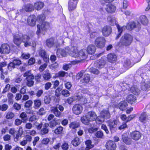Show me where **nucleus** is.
Returning <instances> with one entry per match:
<instances>
[{"label":"nucleus","instance_id":"nucleus-11","mask_svg":"<svg viewBox=\"0 0 150 150\" xmlns=\"http://www.w3.org/2000/svg\"><path fill=\"white\" fill-rule=\"evenodd\" d=\"M102 31L104 36H108L112 32V28L109 26H105L102 29Z\"/></svg>","mask_w":150,"mask_h":150},{"label":"nucleus","instance_id":"nucleus-3","mask_svg":"<svg viewBox=\"0 0 150 150\" xmlns=\"http://www.w3.org/2000/svg\"><path fill=\"white\" fill-rule=\"evenodd\" d=\"M132 40L133 38L130 35L125 34L121 38L118 45L120 47L128 46L131 44Z\"/></svg>","mask_w":150,"mask_h":150},{"label":"nucleus","instance_id":"nucleus-43","mask_svg":"<svg viewBox=\"0 0 150 150\" xmlns=\"http://www.w3.org/2000/svg\"><path fill=\"white\" fill-rule=\"evenodd\" d=\"M149 87V85L148 82L142 83L141 85V88L143 90H146Z\"/></svg>","mask_w":150,"mask_h":150},{"label":"nucleus","instance_id":"nucleus-30","mask_svg":"<svg viewBox=\"0 0 150 150\" xmlns=\"http://www.w3.org/2000/svg\"><path fill=\"white\" fill-rule=\"evenodd\" d=\"M109 24L111 25H117L116 23L115 18V17L109 16L107 18Z\"/></svg>","mask_w":150,"mask_h":150},{"label":"nucleus","instance_id":"nucleus-46","mask_svg":"<svg viewBox=\"0 0 150 150\" xmlns=\"http://www.w3.org/2000/svg\"><path fill=\"white\" fill-rule=\"evenodd\" d=\"M104 118L101 117L100 115L98 117H97V118L96 120V122L97 124H99L103 123L104 120Z\"/></svg>","mask_w":150,"mask_h":150},{"label":"nucleus","instance_id":"nucleus-36","mask_svg":"<svg viewBox=\"0 0 150 150\" xmlns=\"http://www.w3.org/2000/svg\"><path fill=\"white\" fill-rule=\"evenodd\" d=\"M80 141L79 138L76 137L74 138L71 142V143L72 145L75 146H77L81 143Z\"/></svg>","mask_w":150,"mask_h":150},{"label":"nucleus","instance_id":"nucleus-23","mask_svg":"<svg viewBox=\"0 0 150 150\" xmlns=\"http://www.w3.org/2000/svg\"><path fill=\"white\" fill-rule=\"evenodd\" d=\"M107 58L109 61L111 63L115 62L117 59L116 55L113 53H110L107 55Z\"/></svg>","mask_w":150,"mask_h":150},{"label":"nucleus","instance_id":"nucleus-62","mask_svg":"<svg viewBox=\"0 0 150 150\" xmlns=\"http://www.w3.org/2000/svg\"><path fill=\"white\" fill-rule=\"evenodd\" d=\"M51 98L49 96H46L45 97L44 99L45 103L46 104H49Z\"/></svg>","mask_w":150,"mask_h":150},{"label":"nucleus","instance_id":"nucleus-27","mask_svg":"<svg viewBox=\"0 0 150 150\" xmlns=\"http://www.w3.org/2000/svg\"><path fill=\"white\" fill-rule=\"evenodd\" d=\"M52 112L57 117H60L61 116V113L57 109V107H54L52 108L51 110Z\"/></svg>","mask_w":150,"mask_h":150},{"label":"nucleus","instance_id":"nucleus-24","mask_svg":"<svg viewBox=\"0 0 150 150\" xmlns=\"http://www.w3.org/2000/svg\"><path fill=\"white\" fill-rule=\"evenodd\" d=\"M117 27L118 30V34L116 38V39H117L121 35L122 31L125 30V26L120 27L119 25H117Z\"/></svg>","mask_w":150,"mask_h":150},{"label":"nucleus","instance_id":"nucleus-50","mask_svg":"<svg viewBox=\"0 0 150 150\" xmlns=\"http://www.w3.org/2000/svg\"><path fill=\"white\" fill-rule=\"evenodd\" d=\"M61 93L62 95L65 97H68L70 95V93L67 90L64 89L61 92Z\"/></svg>","mask_w":150,"mask_h":150},{"label":"nucleus","instance_id":"nucleus-16","mask_svg":"<svg viewBox=\"0 0 150 150\" xmlns=\"http://www.w3.org/2000/svg\"><path fill=\"white\" fill-rule=\"evenodd\" d=\"M108 124L110 130L112 131L113 129L115 128L117 124V121L115 120L112 121L110 120L107 122Z\"/></svg>","mask_w":150,"mask_h":150},{"label":"nucleus","instance_id":"nucleus-41","mask_svg":"<svg viewBox=\"0 0 150 150\" xmlns=\"http://www.w3.org/2000/svg\"><path fill=\"white\" fill-rule=\"evenodd\" d=\"M20 117L21 118L22 120H23V123H24L26 122L28 119L27 115L25 112H22L21 114Z\"/></svg>","mask_w":150,"mask_h":150},{"label":"nucleus","instance_id":"nucleus-34","mask_svg":"<svg viewBox=\"0 0 150 150\" xmlns=\"http://www.w3.org/2000/svg\"><path fill=\"white\" fill-rule=\"evenodd\" d=\"M130 90L131 92L135 95H137L139 94L140 90L137 86H133Z\"/></svg>","mask_w":150,"mask_h":150},{"label":"nucleus","instance_id":"nucleus-57","mask_svg":"<svg viewBox=\"0 0 150 150\" xmlns=\"http://www.w3.org/2000/svg\"><path fill=\"white\" fill-rule=\"evenodd\" d=\"M33 103L32 100H28L25 103V106L26 108H29L32 105Z\"/></svg>","mask_w":150,"mask_h":150},{"label":"nucleus","instance_id":"nucleus-60","mask_svg":"<svg viewBox=\"0 0 150 150\" xmlns=\"http://www.w3.org/2000/svg\"><path fill=\"white\" fill-rule=\"evenodd\" d=\"M85 72V71L84 70H82L79 73L76 75L77 79H79L83 75Z\"/></svg>","mask_w":150,"mask_h":150},{"label":"nucleus","instance_id":"nucleus-47","mask_svg":"<svg viewBox=\"0 0 150 150\" xmlns=\"http://www.w3.org/2000/svg\"><path fill=\"white\" fill-rule=\"evenodd\" d=\"M15 115L14 113L11 112H8L6 116V118L8 119H11L14 117Z\"/></svg>","mask_w":150,"mask_h":150},{"label":"nucleus","instance_id":"nucleus-9","mask_svg":"<svg viewBox=\"0 0 150 150\" xmlns=\"http://www.w3.org/2000/svg\"><path fill=\"white\" fill-rule=\"evenodd\" d=\"M10 52L9 46L7 44H4L0 47V53L4 54H8Z\"/></svg>","mask_w":150,"mask_h":150},{"label":"nucleus","instance_id":"nucleus-31","mask_svg":"<svg viewBox=\"0 0 150 150\" xmlns=\"http://www.w3.org/2000/svg\"><path fill=\"white\" fill-rule=\"evenodd\" d=\"M104 62L103 60H101L95 62L94 66L96 67L101 68L104 67Z\"/></svg>","mask_w":150,"mask_h":150},{"label":"nucleus","instance_id":"nucleus-10","mask_svg":"<svg viewBox=\"0 0 150 150\" xmlns=\"http://www.w3.org/2000/svg\"><path fill=\"white\" fill-rule=\"evenodd\" d=\"M72 110L74 113L78 115L81 113L83 108L81 105L79 104H76L74 105Z\"/></svg>","mask_w":150,"mask_h":150},{"label":"nucleus","instance_id":"nucleus-51","mask_svg":"<svg viewBox=\"0 0 150 150\" xmlns=\"http://www.w3.org/2000/svg\"><path fill=\"white\" fill-rule=\"evenodd\" d=\"M75 97H72L69 98L67 100L66 102L69 104H71L74 101H75Z\"/></svg>","mask_w":150,"mask_h":150},{"label":"nucleus","instance_id":"nucleus-7","mask_svg":"<svg viewBox=\"0 0 150 150\" xmlns=\"http://www.w3.org/2000/svg\"><path fill=\"white\" fill-rule=\"evenodd\" d=\"M47 46L49 48H51L53 46L57 47L59 46L60 44L57 41L55 40L53 38H51L47 39L46 41Z\"/></svg>","mask_w":150,"mask_h":150},{"label":"nucleus","instance_id":"nucleus-59","mask_svg":"<svg viewBox=\"0 0 150 150\" xmlns=\"http://www.w3.org/2000/svg\"><path fill=\"white\" fill-rule=\"evenodd\" d=\"M7 96L8 98V100L10 102L13 103L12 100L13 98V95L12 93H8Z\"/></svg>","mask_w":150,"mask_h":150},{"label":"nucleus","instance_id":"nucleus-58","mask_svg":"<svg viewBox=\"0 0 150 150\" xmlns=\"http://www.w3.org/2000/svg\"><path fill=\"white\" fill-rule=\"evenodd\" d=\"M90 71L94 74H97L99 73L98 70L94 68H91L89 70Z\"/></svg>","mask_w":150,"mask_h":150},{"label":"nucleus","instance_id":"nucleus-64","mask_svg":"<svg viewBox=\"0 0 150 150\" xmlns=\"http://www.w3.org/2000/svg\"><path fill=\"white\" fill-rule=\"evenodd\" d=\"M22 122H23L22 120L17 119L15 120V125L16 126H18L21 125Z\"/></svg>","mask_w":150,"mask_h":150},{"label":"nucleus","instance_id":"nucleus-4","mask_svg":"<svg viewBox=\"0 0 150 150\" xmlns=\"http://www.w3.org/2000/svg\"><path fill=\"white\" fill-rule=\"evenodd\" d=\"M21 39L25 47L32 46L34 47L35 46V42L33 40V36L24 35H22Z\"/></svg>","mask_w":150,"mask_h":150},{"label":"nucleus","instance_id":"nucleus-8","mask_svg":"<svg viewBox=\"0 0 150 150\" xmlns=\"http://www.w3.org/2000/svg\"><path fill=\"white\" fill-rule=\"evenodd\" d=\"M105 42V40L104 37H99L96 39L95 43L97 47L101 48L104 46Z\"/></svg>","mask_w":150,"mask_h":150},{"label":"nucleus","instance_id":"nucleus-38","mask_svg":"<svg viewBox=\"0 0 150 150\" xmlns=\"http://www.w3.org/2000/svg\"><path fill=\"white\" fill-rule=\"evenodd\" d=\"M86 146L85 150H89L93 147V146L91 144V141L90 140H88L85 142Z\"/></svg>","mask_w":150,"mask_h":150},{"label":"nucleus","instance_id":"nucleus-55","mask_svg":"<svg viewBox=\"0 0 150 150\" xmlns=\"http://www.w3.org/2000/svg\"><path fill=\"white\" fill-rule=\"evenodd\" d=\"M95 135L98 138H101L103 136V134L101 131H99L96 133Z\"/></svg>","mask_w":150,"mask_h":150},{"label":"nucleus","instance_id":"nucleus-49","mask_svg":"<svg viewBox=\"0 0 150 150\" xmlns=\"http://www.w3.org/2000/svg\"><path fill=\"white\" fill-rule=\"evenodd\" d=\"M43 77L45 80H48L51 78V76L50 73H47L43 75Z\"/></svg>","mask_w":150,"mask_h":150},{"label":"nucleus","instance_id":"nucleus-35","mask_svg":"<svg viewBox=\"0 0 150 150\" xmlns=\"http://www.w3.org/2000/svg\"><path fill=\"white\" fill-rule=\"evenodd\" d=\"M81 121L82 123L86 125H88L89 124L90 121L86 115L82 117L81 118Z\"/></svg>","mask_w":150,"mask_h":150},{"label":"nucleus","instance_id":"nucleus-26","mask_svg":"<svg viewBox=\"0 0 150 150\" xmlns=\"http://www.w3.org/2000/svg\"><path fill=\"white\" fill-rule=\"evenodd\" d=\"M24 77H26L25 80L28 79H34V75L30 71H28L25 73L23 75Z\"/></svg>","mask_w":150,"mask_h":150},{"label":"nucleus","instance_id":"nucleus-54","mask_svg":"<svg viewBox=\"0 0 150 150\" xmlns=\"http://www.w3.org/2000/svg\"><path fill=\"white\" fill-rule=\"evenodd\" d=\"M7 64V63L6 62H4L0 63V70L1 72H4L3 68L4 67L6 66Z\"/></svg>","mask_w":150,"mask_h":150},{"label":"nucleus","instance_id":"nucleus-17","mask_svg":"<svg viewBox=\"0 0 150 150\" xmlns=\"http://www.w3.org/2000/svg\"><path fill=\"white\" fill-rule=\"evenodd\" d=\"M39 54L43 58L45 62H47L49 61L48 55L44 50H40Z\"/></svg>","mask_w":150,"mask_h":150},{"label":"nucleus","instance_id":"nucleus-21","mask_svg":"<svg viewBox=\"0 0 150 150\" xmlns=\"http://www.w3.org/2000/svg\"><path fill=\"white\" fill-rule=\"evenodd\" d=\"M123 142L127 144H129L132 142L130 138L128 137V136L125 134H124L122 136Z\"/></svg>","mask_w":150,"mask_h":150},{"label":"nucleus","instance_id":"nucleus-52","mask_svg":"<svg viewBox=\"0 0 150 150\" xmlns=\"http://www.w3.org/2000/svg\"><path fill=\"white\" fill-rule=\"evenodd\" d=\"M61 147L63 150H67L69 148V146L68 143L66 142H64Z\"/></svg>","mask_w":150,"mask_h":150},{"label":"nucleus","instance_id":"nucleus-28","mask_svg":"<svg viewBox=\"0 0 150 150\" xmlns=\"http://www.w3.org/2000/svg\"><path fill=\"white\" fill-rule=\"evenodd\" d=\"M77 3L69 1L68 3V9L69 11H72L76 8Z\"/></svg>","mask_w":150,"mask_h":150},{"label":"nucleus","instance_id":"nucleus-40","mask_svg":"<svg viewBox=\"0 0 150 150\" xmlns=\"http://www.w3.org/2000/svg\"><path fill=\"white\" fill-rule=\"evenodd\" d=\"M25 11L27 12L31 11L33 9V6L32 5L30 4H26L24 6Z\"/></svg>","mask_w":150,"mask_h":150},{"label":"nucleus","instance_id":"nucleus-5","mask_svg":"<svg viewBox=\"0 0 150 150\" xmlns=\"http://www.w3.org/2000/svg\"><path fill=\"white\" fill-rule=\"evenodd\" d=\"M50 23L47 21H43L37 25V30L36 34L39 35L40 33L44 34L50 27Z\"/></svg>","mask_w":150,"mask_h":150},{"label":"nucleus","instance_id":"nucleus-56","mask_svg":"<svg viewBox=\"0 0 150 150\" xmlns=\"http://www.w3.org/2000/svg\"><path fill=\"white\" fill-rule=\"evenodd\" d=\"M22 57L24 59H27L30 57V54L27 53H23L22 54Z\"/></svg>","mask_w":150,"mask_h":150},{"label":"nucleus","instance_id":"nucleus-44","mask_svg":"<svg viewBox=\"0 0 150 150\" xmlns=\"http://www.w3.org/2000/svg\"><path fill=\"white\" fill-rule=\"evenodd\" d=\"M33 79H26V84L28 87H32L33 86L34 82L33 81Z\"/></svg>","mask_w":150,"mask_h":150},{"label":"nucleus","instance_id":"nucleus-13","mask_svg":"<svg viewBox=\"0 0 150 150\" xmlns=\"http://www.w3.org/2000/svg\"><path fill=\"white\" fill-rule=\"evenodd\" d=\"M86 115L90 122L95 120L97 117V115L94 112H89L87 113Z\"/></svg>","mask_w":150,"mask_h":150},{"label":"nucleus","instance_id":"nucleus-18","mask_svg":"<svg viewBox=\"0 0 150 150\" xmlns=\"http://www.w3.org/2000/svg\"><path fill=\"white\" fill-rule=\"evenodd\" d=\"M126 100L129 103L132 104L136 102V97L134 95L130 94L127 97Z\"/></svg>","mask_w":150,"mask_h":150},{"label":"nucleus","instance_id":"nucleus-48","mask_svg":"<svg viewBox=\"0 0 150 150\" xmlns=\"http://www.w3.org/2000/svg\"><path fill=\"white\" fill-rule=\"evenodd\" d=\"M79 126V124L75 122H73L69 125V127L71 128L75 129L78 127Z\"/></svg>","mask_w":150,"mask_h":150},{"label":"nucleus","instance_id":"nucleus-45","mask_svg":"<svg viewBox=\"0 0 150 150\" xmlns=\"http://www.w3.org/2000/svg\"><path fill=\"white\" fill-rule=\"evenodd\" d=\"M63 130V128L62 126H59L55 129L54 132L56 134H61Z\"/></svg>","mask_w":150,"mask_h":150},{"label":"nucleus","instance_id":"nucleus-61","mask_svg":"<svg viewBox=\"0 0 150 150\" xmlns=\"http://www.w3.org/2000/svg\"><path fill=\"white\" fill-rule=\"evenodd\" d=\"M43 90L42 89L39 90H38L37 93H35V95H36V96L38 97L39 98L40 97L42 94L43 93Z\"/></svg>","mask_w":150,"mask_h":150},{"label":"nucleus","instance_id":"nucleus-20","mask_svg":"<svg viewBox=\"0 0 150 150\" xmlns=\"http://www.w3.org/2000/svg\"><path fill=\"white\" fill-rule=\"evenodd\" d=\"M106 11L108 13H112L115 12L116 10L115 6L111 4H108L105 8Z\"/></svg>","mask_w":150,"mask_h":150},{"label":"nucleus","instance_id":"nucleus-42","mask_svg":"<svg viewBox=\"0 0 150 150\" xmlns=\"http://www.w3.org/2000/svg\"><path fill=\"white\" fill-rule=\"evenodd\" d=\"M90 80V76L89 74H85L84 76L83 79H82L81 81L82 83H87Z\"/></svg>","mask_w":150,"mask_h":150},{"label":"nucleus","instance_id":"nucleus-19","mask_svg":"<svg viewBox=\"0 0 150 150\" xmlns=\"http://www.w3.org/2000/svg\"><path fill=\"white\" fill-rule=\"evenodd\" d=\"M13 42L16 45H20L21 43V36L18 34L14 35L13 36Z\"/></svg>","mask_w":150,"mask_h":150},{"label":"nucleus","instance_id":"nucleus-25","mask_svg":"<svg viewBox=\"0 0 150 150\" xmlns=\"http://www.w3.org/2000/svg\"><path fill=\"white\" fill-rule=\"evenodd\" d=\"M147 115L146 112H142L139 118L140 121L144 123H145L147 121Z\"/></svg>","mask_w":150,"mask_h":150},{"label":"nucleus","instance_id":"nucleus-63","mask_svg":"<svg viewBox=\"0 0 150 150\" xmlns=\"http://www.w3.org/2000/svg\"><path fill=\"white\" fill-rule=\"evenodd\" d=\"M136 117L135 115H129L127 117V120H126V122H129L130 121L132 120L134 118Z\"/></svg>","mask_w":150,"mask_h":150},{"label":"nucleus","instance_id":"nucleus-29","mask_svg":"<svg viewBox=\"0 0 150 150\" xmlns=\"http://www.w3.org/2000/svg\"><path fill=\"white\" fill-rule=\"evenodd\" d=\"M100 115L105 119H109L110 116L108 111L106 110L102 111L100 112Z\"/></svg>","mask_w":150,"mask_h":150},{"label":"nucleus","instance_id":"nucleus-22","mask_svg":"<svg viewBox=\"0 0 150 150\" xmlns=\"http://www.w3.org/2000/svg\"><path fill=\"white\" fill-rule=\"evenodd\" d=\"M44 3L40 1H38L34 4L33 7L37 10H40L43 7Z\"/></svg>","mask_w":150,"mask_h":150},{"label":"nucleus","instance_id":"nucleus-12","mask_svg":"<svg viewBox=\"0 0 150 150\" xmlns=\"http://www.w3.org/2000/svg\"><path fill=\"white\" fill-rule=\"evenodd\" d=\"M116 147L115 143L111 140L108 141L106 144V147L108 150H115Z\"/></svg>","mask_w":150,"mask_h":150},{"label":"nucleus","instance_id":"nucleus-2","mask_svg":"<svg viewBox=\"0 0 150 150\" xmlns=\"http://www.w3.org/2000/svg\"><path fill=\"white\" fill-rule=\"evenodd\" d=\"M96 47L93 45H90L87 48V50L83 49L80 50L79 52L78 57L81 60L86 58L87 53L90 54H93L96 51Z\"/></svg>","mask_w":150,"mask_h":150},{"label":"nucleus","instance_id":"nucleus-14","mask_svg":"<svg viewBox=\"0 0 150 150\" xmlns=\"http://www.w3.org/2000/svg\"><path fill=\"white\" fill-rule=\"evenodd\" d=\"M130 136L131 138L133 140H138L140 138L142 135L139 132L134 131L131 133Z\"/></svg>","mask_w":150,"mask_h":150},{"label":"nucleus","instance_id":"nucleus-1","mask_svg":"<svg viewBox=\"0 0 150 150\" xmlns=\"http://www.w3.org/2000/svg\"><path fill=\"white\" fill-rule=\"evenodd\" d=\"M69 52L70 55L73 57L77 58L79 56L77 47L72 45L67 47L64 49H58L57 51V55L59 57H65Z\"/></svg>","mask_w":150,"mask_h":150},{"label":"nucleus","instance_id":"nucleus-39","mask_svg":"<svg viewBox=\"0 0 150 150\" xmlns=\"http://www.w3.org/2000/svg\"><path fill=\"white\" fill-rule=\"evenodd\" d=\"M34 108L35 109L38 108L41 105V101L40 99H36L34 100Z\"/></svg>","mask_w":150,"mask_h":150},{"label":"nucleus","instance_id":"nucleus-32","mask_svg":"<svg viewBox=\"0 0 150 150\" xmlns=\"http://www.w3.org/2000/svg\"><path fill=\"white\" fill-rule=\"evenodd\" d=\"M127 106V103L125 101H121L118 104V107L122 110H123L126 109Z\"/></svg>","mask_w":150,"mask_h":150},{"label":"nucleus","instance_id":"nucleus-37","mask_svg":"<svg viewBox=\"0 0 150 150\" xmlns=\"http://www.w3.org/2000/svg\"><path fill=\"white\" fill-rule=\"evenodd\" d=\"M133 65V64L129 59L126 60L123 63V66L126 68L131 67Z\"/></svg>","mask_w":150,"mask_h":150},{"label":"nucleus","instance_id":"nucleus-15","mask_svg":"<svg viewBox=\"0 0 150 150\" xmlns=\"http://www.w3.org/2000/svg\"><path fill=\"white\" fill-rule=\"evenodd\" d=\"M27 22L28 24L30 26H34L36 24L35 17L33 15L29 16L28 18Z\"/></svg>","mask_w":150,"mask_h":150},{"label":"nucleus","instance_id":"nucleus-6","mask_svg":"<svg viewBox=\"0 0 150 150\" xmlns=\"http://www.w3.org/2000/svg\"><path fill=\"white\" fill-rule=\"evenodd\" d=\"M125 26V28L129 30H132L134 28H137L136 30L137 31H138L141 28V25L138 22H129L126 26Z\"/></svg>","mask_w":150,"mask_h":150},{"label":"nucleus","instance_id":"nucleus-33","mask_svg":"<svg viewBox=\"0 0 150 150\" xmlns=\"http://www.w3.org/2000/svg\"><path fill=\"white\" fill-rule=\"evenodd\" d=\"M139 20L141 23L144 25H146L148 23V20L144 15L141 16L139 17Z\"/></svg>","mask_w":150,"mask_h":150},{"label":"nucleus","instance_id":"nucleus-53","mask_svg":"<svg viewBox=\"0 0 150 150\" xmlns=\"http://www.w3.org/2000/svg\"><path fill=\"white\" fill-rule=\"evenodd\" d=\"M49 132V129L47 128H43L40 131V133L42 135H45Z\"/></svg>","mask_w":150,"mask_h":150}]
</instances>
